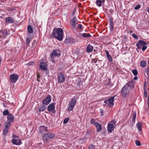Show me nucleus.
Listing matches in <instances>:
<instances>
[{
	"label": "nucleus",
	"mask_w": 149,
	"mask_h": 149,
	"mask_svg": "<svg viewBox=\"0 0 149 149\" xmlns=\"http://www.w3.org/2000/svg\"><path fill=\"white\" fill-rule=\"evenodd\" d=\"M63 30L61 28H55L53 30L52 36L55 38L59 41L63 39Z\"/></svg>",
	"instance_id": "nucleus-1"
},
{
	"label": "nucleus",
	"mask_w": 149,
	"mask_h": 149,
	"mask_svg": "<svg viewBox=\"0 0 149 149\" xmlns=\"http://www.w3.org/2000/svg\"><path fill=\"white\" fill-rule=\"evenodd\" d=\"M126 86H124L122 88L121 91V94L122 96L124 97H127L129 95L130 92V89Z\"/></svg>",
	"instance_id": "nucleus-2"
},
{
	"label": "nucleus",
	"mask_w": 149,
	"mask_h": 149,
	"mask_svg": "<svg viewBox=\"0 0 149 149\" xmlns=\"http://www.w3.org/2000/svg\"><path fill=\"white\" fill-rule=\"evenodd\" d=\"M76 102L75 99H72L69 103L68 105V111H70L72 110Z\"/></svg>",
	"instance_id": "nucleus-3"
},
{
	"label": "nucleus",
	"mask_w": 149,
	"mask_h": 149,
	"mask_svg": "<svg viewBox=\"0 0 149 149\" xmlns=\"http://www.w3.org/2000/svg\"><path fill=\"white\" fill-rule=\"evenodd\" d=\"M19 77V76L16 74H12L10 76V80L11 82L15 83L18 79Z\"/></svg>",
	"instance_id": "nucleus-4"
},
{
	"label": "nucleus",
	"mask_w": 149,
	"mask_h": 149,
	"mask_svg": "<svg viewBox=\"0 0 149 149\" xmlns=\"http://www.w3.org/2000/svg\"><path fill=\"white\" fill-rule=\"evenodd\" d=\"M51 100V97L50 95H48L42 101V103L43 104L48 105L50 103Z\"/></svg>",
	"instance_id": "nucleus-5"
},
{
	"label": "nucleus",
	"mask_w": 149,
	"mask_h": 149,
	"mask_svg": "<svg viewBox=\"0 0 149 149\" xmlns=\"http://www.w3.org/2000/svg\"><path fill=\"white\" fill-rule=\"evenodd\" d=\"M149 43L148 42L141 40L138 42L136 44V46L137 47H139L141 45L143 47H146V45L148 46V44Z\"/></svg>",
	"instance_id": "nucleus-6"
},
{
	"label": "nucleus",
	"mask_w": 149,
	"mask_h": 149,
	"mask_svg": "<svg viewBox=\"0 0 149 149\" xmlns=\"http://www.w3.org/2000/svg\"><path fill=\"white\" fill-rule=\"evenodd\" d=\"M65 78L63 74L60 72L58 75V81L59 83H61L64 81Z\"/></svg>",
	"instance_id": "nucleus-7"
},
{
	"label": "nucleus",
	"mask_w": 149,
	"mask_h": 149,
	"mask_svg": "<svg viewBox=\"0 0 149 149\" xmlns=\"http://www.w3.org/2000/svg\"><path fill=\"white\" fill-rule=\"evenodd\" d=\"M116 96L110 97L108 99L109 103H108V107H109L110 108L114 104L113 102L114 101V98Z\"/></svg>",
	"instance_id": "nucleus-8"
},
{
	"label": "nucleus",
	"mask_w": 149,
	"mask_h": 149,
	"mask_svg": "<svg viewBox=\"0 0 149 149\" xmlns=\"http://www.w3.org/2000/svg\"><path fill=\"white\" fill-rule=\"evenodd\" d=\"M11 141L13 144L17 145H19L22 143L21 140L17 139H13Z\"/></svg>",
	"instance_id": "nucleus-9"
},
{
	"label": "nucleus",
	"mask_w": 149,
	"mask_h": 149,
	"mask_svg": "<svg viewBox=\"0 0 149 149\" xmlns=\"http://www.w3.org/2000/svg\"><path fill=\"white\" fill-rule=\"evenodd\" d=\"M134 80H131V81L128 82L124 86L127 88V87H130L132 88H134Z\"/></svg>",
	"instance_id": "nucleus-10"
},
{
	"label": "nucleus",
	"mask_w": 149,
	"mask_h": 149,
	"mask_svg": "<svg viewBox=\"0 0 149 149\" xmlns=\"http://www.w3.org/2000/svg\"><path fill=\"white\" fill-rule=\"evenodd\" d=\"M78 21L77 20V18L74 17L72 19L71 21V23L74 28L76 25L77 24Z\"/></svg>",
	"instance_id": "nucleus-11"
},
{
	"label": "nucleus",
	"mask_w": 149,
	"mask_h": 149,
	"mask_svg": "<svg viewBox=\"0 0 149 149\" xmlns=\"http://www.w3.org/2000/svg\"><path fill=\"white\" fill-rule=\"evenodd\" d=\"M14 22V19L13 18L10 17H8L6 19L5 23L6 24L10 23H13Z\"/></svg>",
	"instance_id": "nucleus-12"
},
{
	"label": "nucleus",
	"mask_w": 149,
	"mask_h": 149,
	"mask_svg": "<svg viewBox=\"0 0 149 149\" xmlns=\"http://www.w3.org/2000/svg\"><path fill=\"white\" fill-rule=\"evenodd\" d=\"M55 103L50 104L48 107L47 110L49 111H51L54 110Z\"/></svg>",
	"instance_id": "nucleus-13"
},
{
	"label": "nucleus",
	"mask_w": 149,
	"mask_h": 149,
	"mask_svg": "<svg viewBox=\"0 0 149 149\" xmlns=\"http://www.w3.org/2000/svg\"><path fill=\"white\" fill-rule=\"evenodd\" d=\"M95 126L97 128L96 131L97 132H100L101 131L102 127L100 124L97 122H95Z\"/></svg>",
	"instance_id": "nucleus-14"
},
{
	"label": "nucleus",
	"mask_w": 149,
	"mask_h": 149,
	"mask_svg": "<svg viewBox=\"0 0 149 149\" xmlns=\"http://www.w3.org/2000/svg\"><path fill=\"white\" fill-rule=\"evenodd\" d=\"M14 116L11 113L9 114L7 116V120H8L10 123L14 121Z\"/></svg>",
	"instance_id": "nucleus-15"
},
{
	"label": "nucleus",
	"mask_w": 149,
	"mask_h": 149,
	"mask_svg": "<svg viewBox=\"0 0 149 149\" xmlns=\"http://www.w3.org/2000/svg\"><path fill=\"white\" fill-rule=\"evenodd\" d=\"M40 68L42 70H47V66L46 63L44 62H41L40 64Z\"/></svg>",
	"instance_id": "nucleus-16"
},
{
	"label": "nucleus",
	"mask_w": 149,
	"mask_h": 149,
	"mask_svg": "<svg viewBox=\"0 0 149 149\" xmlns=\"http://www.w3.org/2000/svg\"><path fill=\"white\" fill-rule=\"evenodd\" d=\"M114 129V125L111 124H110L108 125L107 129L108 131L111 132Z\"/></svg>",
	"instance_id": "nucleus-17"
},
{
	"label": "nucleus",
	"mask_w": 149,
	"mask_h": 149,
	"mask_svg": "<svg viewBox=\"0 0 149 149\" xmlns=\"http://www.w3.org/2000/svg\"><path fill=\"white\" fill-rule=\"evenodd\" d=\"M47 127L44 126H41L39 128V132H40L45 131L47 132L48 130H47Z\"/></svg>",
	"instance_id": "nucleus-18"
},
{
	"label": "nucleus",
	"mask_w": 149,
	"mask_h": 149,
	"mask_svg": "<svg viewBox=\"0 0 149 149\" xmlns=\"http://www.w3.org/2000/svg\"><path fill=\"white\" fill-rule=\"evenodd\" d=\"M38 109L39 111L41 112L47 109V107L44 105H42L38 107Z\"/></svg>",
	"instance_id": "nucleus-19"
},
{
	"label": "nucleus",
	"mask_w": 149,
	"mask_h": 149,
	"mask_svg": "<svg viewBox=\"0 0 149 149\" xmlns=\"http://www.w3.org/2000/svg\"><path fill=\"white\" fill-rule=\"evenodd\" d=\"M11 123L9 122L8 120H7L4 124L5 128L8 129L10 127Z\"/></svg>",
	"instance_id": "nucleus-20"
},
{
	"label": "nucleus",
	"mask_w": 149,
	"mask_h": 149,
	"mask_svg": "<svg viewBox=\"0 0 149 149\" xmlns=\"http://www.w3.org/2000/svg\"><path fill=\"white\" fill-rule=\"evenodd\" d=\"M80 36L84 38L90 37H91V35L90 34L86 33L80 34Z\"/></svg>",
	"instance_id": "nucleus-21"
},
{
	"label": "nucleus",
	"mask_w": 149,
	"mask_h": 149,
	"mask_svg": "<svg viewBox=\"0 0 149 149\" xmlns=\"http://www.w3.org/2000/svg\"><path fill=\"white\" fill-rule=\"evenodd\" d=\"M49 140V139L47 135V134H45L43 136V140L45 142H47V141Z\"/></svg>",
	"instance_id": "nucleus-22"
},
{
	"label": "nucleus",
	"mask_w": 149,
	"mask_h": 149,
	"mask_svg": "<svg viewBox=\"0 0 149 149\" xmlns=\"http://www.w3.org/2000/svg\"><path fill=\"white\" fill-rule=\"evenodd\" d=\"M57 56H58V54L54 50L50 54L51 58H54Z\"/></svg>",
	"instance_id": "nucleus-23"
},
{
	"label": "nucleus",
	"mask_w": 149,
	"mask_h": 149,
	"mask_svg": "<svg viewBox=\"0 0 149 149\" xmlns=\"http://www.w3.org/2000/svg\"><path fill=\"white\" fill-rule=\"evenodd\" d=\"M27 29L28 32L29 33H31L33 32V30L32 27L30 25H29L28 26Z\"/></svg>",
	"instance_id": "nucleus-24"
},
{
	"label": "nucleus",
	"mask_w": 149,
	"mask_h": 149,
	"mask_svg": "<svg viewBox=\"0 0 149 149\" xmlns=\"http://www.w3.org/2000/svg\"><path fill=\"white\" fill-rule=\"evenodd\" d=\"M137 127L138 128L139 131H140L142 129V123H141L139 122L136 125Z\"/></svg>",
	"instance_id": "nucleus-25"
},
{
	"label": "nucleus",
	"mask_w": 149,
	"mask_h": 149,
	"mask_svg": "<svg viewBox=\"0 0 149 149\" xmlns=\"http://www.w3.org/2000/svg\"><path fill=\"white\" fill-rule=\"evenodd\" d=\"M46 134H47L49 139H50L53 138L54 137L55 135L53 134L52 133H47Z\"/></svg>",
	"instance_id": "nucleus-26"
},
{
	"label": "nucleus",
	"mask_w": 149,
	"mask_h": 149,
	"mask_svg": "<svg viewBox=\"0 0 149 149\" xmlns=\"http://www.w3.org/2000/svg\"><path fill=\"white\" fill-rule=\"evenodd\" d=\"M102 3H103V2H102V1L101 0H97L96 1V4L99 7L102 6Z\"/></svg>",
	"instance_id": "nucleus-27"
},
{
	"label": "nucleus",
	"mask_w": 149,
	"mask_h": 149,
	"mask_svg": "<svg viewBox=\"0 0 149 149\" xmlns=\"http://www.w3.org/2000/svg\"><path fill=\"white\" fill-rule=\"evenodd\" d=\"M9 114L10 113H9V111L8 110L6 109L3 112V114L4 116H8Z\"/></svg>",
	"instance_id": "nucleus-28"
},
{
	"label": "nucleus",
	"mask_w": 149,
	"mask_h": 149,
	"mask_svg": "<svg viewBox=\"0 0 149 149\" xmlns=\"http://www.w3.org/2000/svg\"><path fill=\"white\" fill-rule=\"evenodd\" d=\"M146 65V62L145 61H141L140 62L141 65L143 67H145Z\"/></svg>",
	"instance_id": "nucleus-29"
},
{
	"label": "nucleus",
	"mask_w": 149,
	"mask_h": 149,
	"mask_svg": "<svg viewBox=\"0 0 149 149\" xmlns=\"http://www.w3.org/2000/svg\"><path fill=\"white\" fill-rule=\"evenodd\" d=\"M8 129L4 128L3 130V134L4 135H6L8 132Z\"/></svg>",
	"instance_id": "nucleus-30"
},
{
	"label": "nucleus",
	"mask_w": 149,
	"mask_h": 149,
	"mask_svg": "<svg viewBox=\"0 0 149 149\" xmlns=\"http://www.w3.org/2000/svg\"><path fill=\"white\" fill-rule=\"evenodd\" d=\"M93 49V47H87L86 51L87 52H91Z\"/></svg>",
	"instance_id": "nucleus-31"
},
{
	"label": "nucleus",
	"mask_w": 149,
	"mask_h": 149,
	"mask_svg": "<svg viewBox=\"0 0 149 149\" xmlns=\"http://www.w3.org/2000/svg\"><path fill=\"white\" fill-rule=\"evenodd\" d=\"M136 116V112H134L132 115V121H135Z\"/></svg>",
	"instance_id": "nucleus-32"
},
{
	"label": "nucleus",
	"mask_w": 149,
	"mask_h": 149,
	"mask_svg": "<svg viewBox=\"0 0 149 149\" xmlns=\"http://www.w3.org/2000/svg\"><path fill=\"white\" fill-rule=\"evenodd\" d=\"M31 37H27L26 39V42L27 44L29 42L31 39Z\"/></svg>",
	"instance_id": "nucleus-33"
},
{
	"label": "nucleus",
	"mask_w": 149,
	"mask_h": 149,
	"mask_svg": "<svg viewBox=\"0 0 149 149\" xmlns=\"http://www.w3.org/2000/svg\"><path fill=\"white\" fill-rule=\"evenodd\" d=\"M69 120V118H65L63 121V123L64 124H66L68 122V121Z\"/></svg>",
	"instance_id": "nucleus-34"
},
{
	"label": "nucleus",
	"mask_w": 149,
	"mask_h": 149,
	"mask_svg": "<svg viewBox=\"0 0 149 149\" xmlns=\"http://www.w3.org/2000/svg\"><path fill=\"white\" fill-rule=\"evenodd\" d=\"M132 73L134 75H136L138 74L137 70H132Z\"/></svg>",
	"instance_id": "nucleus-35"
},
{
	"label": "nucleus",
	"mask_w": 149,
	"mask_h": 149,
	"mask_svg": "<svg viewBox=\"0 0 149 149\" xmlns=\"http://www.w3.org/2000/svg\"><path fill=\"white\" fill-rule=\"evenodd\" d=\"M149 66H148L147 69H146L145 71V73H146L147 74L148 76L149 75Z\"/></svg>",
	"instance_id": "nucleus-36"
},
{
	"label": "nucleus",
	"mask_w": 149,
	"mask_h": 149,
	"mask_svg": "<svg viewBox=\"0 0 149 149\" xmlns=\"http://www.w3.org/2000/svg\"><path fill=\"white\" fill-rule=\"evenodd\" d=\"M107 57L109 62H111L112 61V59L110 55L108 56H107Z\"/></svg>",
	"instance_id": "nucleus-37"
},
{
	"label": "nucleus",
	"mask_w": 149,
	"mask_h": 149,
	"mask_svg": "<svg viewBox=\"0 0 149 149\" xmlns=\"http://www.w3.org/2000/svg\"><path fill=\"white\" fill-rule=\"evenodd\" d=\"M132 37L135 39H138V37L134 33L132 34Z\"/></svg>",
	"instance_id": "nucleus-38"
},
{
	"label": "nucleus",
	"mask_w": 149,
	"mask_h": 149,
	"mask_svg": "<svg viewBox=\"0 0 149 149\" xmlns=\"http://www.w3.org/2000/svg\"><path fill=\"white\" fill-rule=\"evenodd\" d=\"M95 120L94 119L91 118L90 120V123L91 124L93 125L94 124H95Z\"/></svg>",
	"instance_id": "nucleus-39"
},
{
	"label": "nucleus",
	"mask_w": 149,
	"mask_h": 149,
	"mask_svg": "<svg viewBox=\"0 0 149 149\" xmlns=\"http://www.w3.org/2000/svg\"><path fill=\"white\" fill-rule=\"evenodd\" d=\"M135 143L136 145L138 146H140L141 145V143L140 141L136 140L135 141Z\"/></svg>",
	"instance_id": "nucleus-40"
},
{
	"label": "nucleus",
	"mask_w": 149,
	"mask_h": 149,
	"mask_svg": "<svg viewBox=\"0 0 149 149\" xmlns=\"http://www.w3.org/2000/svg\"><path fill=\"white\" fill-rule=\"evenodd\" d=\"M144 97L145 98H146L147 96V93L146 90H144Z\"/></svg>",
	"instance_id": "nucleus-41"
},
{
	"label": "nucleus",
	"mask_w": 149,
	"mask_h": 149,
	"mask_svg": "<svg viewBox=\"0 0 149 149\" xmlns=\"http://www.w3.org/2000/svg\"><path fill=\"white\" fill-rule=\"evenodd\" d=\"M88 149H94V147L93 145H91L89 146Z\"/></svg>",
	"instance_id": "nucleus-42"
},
{
	"label": "nucleus",
	"mask_w": 149,
	"mask_h": 149,
	"mask_svg": "<svg viewBox=\"0 0 149 149\" xmlns=\"http://www.w3.org/2000/svg\"><path fill=\"white\" fill-rule=\"evenodd\" d=\"M141 7L140 5L139 4L136 6L134 8V9L135 10H137L139 9Z\"/></svg>",
	"instance_id": "nucleus-43"
},
{
	"label": "nucleus",
	"mask_w": 149,
	"mask_h": 149,
	"mask_svg": "<svg viewBox=\"0 0 149 149\" xmlns=\"http://www.w3.org/2000/svg\"><path fill=\"white\" fill-rule=\"evenodd\" d=\"M82 25L81 24H79L78 25V27H77L78 29H82Z\"/></svg>",
	"instance_id": "nucleus-44"
},
{
	"label": "nucleus",
	"mask_w": 149,
	"mask_h": 149,
	"mask_svg": "<svg viewBox=\"0 0 149 149\" xmlns=\"http://www.w3.org/2000/svg\"><path fill=\"white\" fill-rule=\"evenodd\" d=\"M110 22V24H113V20L112 18H110L109 19Z\"/></svg>",
	"instance_id": "nucleus-45"
},
{
	"label": "nucleus",
	"mask_w": 149,
	"mask_h": 149,
	"mask_svg": "<svg viewBox=\"0 0 149 149\" xmlns=\"http://www.w3.org/2000/svg\"><path fill=\"white\" fill-rule=\"evenodd\" d=\"M110 29L111 31H112L113 29V24H110Z\"/></svg>",
	"instance_id": "nucleus-46"
},
{
	"label": "nucleus",
	"mask_w": 149,
	"mask_h": 149,
	"mask_svg": "<svg viewBox=\"0 0 149 149\" xmlns=\"http://www.w3.org/2000/svg\"><path fill=\"white\" fill-rule=\"evenodd\" d=\"M93 63H95L97 62V59L96 58L93 59L92 60Z\"/></svg>",
	"instance_id": "nucleus-47"
},
{
	"label": "nucleus",
	"mask_w": 149,
	"mask_h": 149,
	"mask_svg": "<svg viewBox=\"0 0 149 149\" xmlns=\"http://www.w3.org/2000/svg\"><path fill=\"white\" fill-rule=\"evenodd\" d=\"M146 82H145L144 85V90H146Z\"/></svg>",
	"instance_id": "nucleus-48"
},
{
	"label": "nucleus",
	"mask_w": 149,
	"mask_h": 149,
	"mask_svg": "<svg viewBox=\"0 0 149 149\" xmlns=\"http://www.w3.org/2000/svg\"><path fill=\"white\" fill-rule=\"evenodd\" d=\"M141 47H137V48L136 49L138 53L139 52V50H141Z\"/></svg>",
	"instance_id": "nucleus-49"
},
{
	"label": "nucleus",
	"mask_w": 149,
	"mask_h": 149,
	"mask_svg": "<svg viewBox=\"0 0 149 149\" xmlns=\"http://www.w3.org/2000/svg\"><path fill=\"white\" fill-rule=\"evenodd\" d=\"M105 52H106V55L107 56H108L110 55L108 51L107 50H106L105 51Z\"/></svg>",
	"instance_id": "nucleus-50"
},
{
	"label": "nucleus",
	"mask_w": 149,
	"mask_h": 149,
	"mask_svg": "<svg viewBox=\"0 0 149 149\" xmlns=\"http://www.w3.org/2000/svg\"><path fill=\"white\" fill-rule=\"evenodd\" d=\"M104 102L105 103L107 104V106H108V103H109V102H108V99L107 100H105L104 101Z\"/></svg>",
	"instance_id": "nucleus-51"
},
{
	"label": "nucleus",
	"mask_w": 149,
	"mask_h": 149,
	"mask_svg": "<svg viewBox=\"0 0 149 149\" xmlns=\"http://www.w3.org/2000/svg\"><path fill=\"white\" fill-rule=\"evenodd\" d=\"M111 123H112V124H113V125H115L116 123V122L114 121H111Z\"/></svg>",
	"instance_id": "nucleus-52"
},
{
	"label": "nucleus",
	"mask_w": 149,
	"mask_h": 149,
	"mask_svg": "<svg viewBox=\"0 0 149 149\" xmlns=\"http://www.w3.org/2000/svg\"><path fill=\"white\" fill-rule=\"evenodd\" d=\"M147 47H142V50L143 51H144L146 49Z\"/></svg>",
	"instance_id": "nucleus-53"
},
{
	"label": "nucleus",
	"mask_w": 149,
	"mask_h": 149,
	"mask_svg": "<svg viewBox=\"0 0 149 149\" xmlns=\"http://www.w3.org/2000/svg\"><path fill=\"white\" fill-rule=\"evenodd\" d=\"M100 113H102L103 112V110L102 109H100Z\"/></svg>",
	"instance_id": "nucleus-54"
},
{
	"label": "nucleus",
	"mask_w": 149,
	"mask_h": 149,
	"mask_svg": "<svg viewBox=\"0 0 149 149\" xmlns=\"http://www.w3.org/2000/svg\"><path fill=\"white\" fill-rule=\"evenodd\" d=\"M75 10L74 9L72 12V15H73L75 13Z\"/></svg>",
	"instance_id": "nucleus-55"
},
{
	"label": "nucleus",
	"mask_w": 149,
	"mask_h": 149,
	"mask_svg": "<svg viewBox=\"0 0 149 149\" xmlns=\"http://www.w3.org/2000/svg\"><path fill=\"white\" fill-rule=\"evenodd\" d=\"M146 11H147V12H148V13L149 14V7H148L147 8Z\"/></svg>",
	"instance_id": "nucleus-56"
},
{
	"label": "nucleus",
	"mask_w": 149,
	"mask_h": 149,
	"mask_svg": "<svg viewBox=\"0 0 149 149\" xmlns=\"http://www.w3.org/2000/svg\"><path fill=\"white\" fill-rule=\"evenodd\" d=\"M138 79V77H137V76H135L134 77V80H137V79Z\"/></svg>",
	"instance_id": "nucleus-57"
},
{
	"label": "nucleus",
	"mask_w": 149,
	"mask_h": 149,
	"mask_svg": "<svg viewBox=\"0 0 149 149\" xmlns=\"http://www.w3.org/2000/svg\"><path fill=\"white\" fill-rule=\"evenodd\" d=\"M40 78V77L39 74H38L37 75V78L38 79Z\"/></svg>",
	"instance_id": "nucleus-58"
},
{
	"label": "nucleus",
	"mask_w": 149,
	"mask_h": 149,
	"mask_svg": "<svg viewBox=\"0 0 149 149\" xmlns=\"http://www.w3.org/2000/svg\"><path fill=\"white\" fill-rule=\"evenodd\" d=\"M13 138H17V137L15 135H13Z\"/></svg>",
	"instance_id": "nucleus-59"
},
{
	"label": "nucleus",
	"mask_w": 149,
	"mask_h": 149,
	"mask_svg": "<svg viewBox=\"0 0 149 149\" xmlns=\"http://www.w3.org/2000/svg\"><path fill=\"white\" fill-rule=\"evenodd\" d=\"M65 42L66 43H68V40L66 39L65 40Z\"/></svg>",
	"instance_id": "nucleus-60"
},
{
	"label": "nucleus",
	"mask_w": 149,
	"mask_h": 149,
	"mask_svg": "<svg viewBox=\"0 0 149 149\" xmlns=\"http://www.w3.org/2000/svg\"><path fill=\"white\" fill-rule=\"evenodd\" d=\"M148 101H149V93H148Z\"/></svg>",
	"instance_id": "nucleus-61"
},
{
	"label": "nucleus",
	"mask_w": 149,
	"mask_h": 149,
	"mask_svg": "<svg viewBox=\"0 0 149 149\" xmlns=\"http://www.w3.org/2000/svg\"><path fill=\"white\" fill-rule=\"evenodd\" d=\"M102 0V2H103V4H104L105 1V0Z\"/></svg>",
	"instance_id": "nucleus-62"
},
{
	"label": "nucleus",
	"mask_w": 149,
	"mask_h": 149,
	"mask_svg": "<svg viewBox=\"0 0 149 149\" xmlns=\"http://www.w3.org/2000/svg\"><path fill=\"white\" fill-rule=\"evenodd\" d=\"M147 104L148 106V107H149V101H148Z\"/></svg>",
	"instance_id": "nucleus-63"
},
{
	"label": "nucleus",
	"mask_w": 149,
	"mask_h": 149,
	"mask_svg": "<svg viewBox=\"0 0 149 149\" xmlns=\"http://www.w3.org/2000/svg\"><path fill=\"white\" fill-rule=\"evenodd\" d=\"M87 133H89V131H87Z\"/></svg>",
	"instance_id": "nucleus-64"
}]
</instances>
